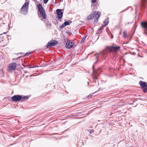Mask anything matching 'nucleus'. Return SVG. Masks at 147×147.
Returning a JSON list of instances; mask_svg holds the SVG:
<instances>
[{
	"label": "nucleus",
	"mask_w": 147,
	"mask_h": 147,
	"mask_svg": "<svg viewBox=\"0 0 147 147\" xmlns=\"http://www.w3.org/2000/svg\"><path fill=\"white\" fill-rule=\"evenodd\" d=\"M140 25L142 28L144 29V33L147 34L146 31L147 32V21L142 22L140 23Z\"/></svg>",
	"instance_id": "nucleus-5"
},
{
	"label": "nucleus",
	"mask_w": 147,
	"mask_h": 147,
	"mask_svg": "<svg viewBox=\"0 0 147 147\" xmlns=\"http://www.w3.org/2000/svg\"><path fill=\"white\" fill-rule=\"evenodd\" d=\"M49 0H44V3L45 4L47 3Z\"/></svg>",
	"instance_id": "nucleus-24"
},
{
	"label": "nucleus",
	"mask_w": 147,
	"mask_h": 147,
	"mask_svg": "<svg viewBox=\"0 0 147 147\" xmlns=\"http://www.w3.org/2000/svg\"><path fill=\"white\" fill-rule=\"evenodd\" d=\"M26 2L23 5L20 11V13L25 15H26L27 13L29 3V0H26Z\"/></svg>",
	"instance_id": "nucleus-2"
},
{
	"label": "nucleus",
	"mask_w": 147,
	"mask_h": 147,
	"mask_svg": "<svg viewBox=\"0 0 147 147\" xmlns=\"http://www.w3.org/2000/svg\"><path fill=\"white\" fill-rule=\"evenodd\" d=\"M58 43L57 41L55 40H52L50 42H49L47 44V47L49 48L52 46H54L57 45Z\"/></svg>",
	"instance_id": "nucleus-4"
},
{
	"label": "nucleus",
	"mask_w": 147,
	"mask_h": 147,
	"mask_svg": "<svg viewBox=\"0 0 147 147\" xmlns=\"http://www.w3.org/2000/svg\"><path fill=\"white\" fill-rule=\"evenodd\" d=\"M92 94H89L88 96V98H90L92 97Z\"/></svg>",
	"instance_id": "nucleus-25"
},
{
	"label": "nucleus",
	"mask_w": 147,
	"mask_h": 147,
	"mask_svg": "<svg viewBox=\"0 0 147 147\" xmlns=\"http://www.w3.org/2000/svg\"><path fill=\"white\" fill-rule=\"evenodd\" d=\"M139 84L142 87L144 88H143L144 92H146L147 91V83L142 81H140L139 82Z\"/></svg>",
	"instance_id": "nucleus-6"
},
{
	"label": "nucleus",
	"mask_w": 147,
	"mask_h": 147,
	"mask_svg": "<svg viewBox=\"0 0 147 147\" xmlns=\"http://www.w3.org/2000/svg\"><path fill=\"white\" fill-rule=\"evenodd\" d=\"M94 5V4L93 3H92L91 5V6H93V5Z\"/></svg>",
	"instance_id": "nucleus-30"
},
{
	"label": "nucleus",
	"mask_w": 147,
	"mask_h": 147,
	"mask_svg": "<svg viewBox=\"0 0 147 147\" xmlns=\"http://www.w3.org/2000/svg\"><path fill=\"white\" fill-rule=\"evenodd\" d=\"M108 18H107L104 21V26H106L108 24L109 21H108Z\"/></svg>",
	"instance_id": "nucleus-14"
},
{
	"label": "nucleus",
	"mask_w": 147,
	"mask_h": 147,
	"mask_svg": "<svg viewBox=\"0 0 147 147\" xmlns=\"http://www.w3.org/2000/svg\"><path fill=\"white\" fill-rule=\"evenodd\" d=\"M120 47L119 46H108L106 47L105 49L101 52L96 53L94 55L95 58L96 59V61L94 62L96 63L99 59H105L108 55V52H109L116 51L120 50Z\"/></svg>",
	"instance_id": "nucleus-1"
},
{
	"label": "nucleus",
	"mask_w": 147,
	"mask_h": 147,
	"mask_svg": "<svg viewBox=\"0 0 147 147\" xmlns=\"http://www.w3.org/2000/svg\"><path fill=\"white\" fill-rule=\"evenodd\" d=\"M86 37H87V36H84L82 38V39L81 41V42H81V43H83L84 42V41L85 40Z\"/></svg>",
	"instance_id": "nucleus-17"
},
{
	"label": "nucleus",
	"mask_w": 147,
	"mask_h": 147,
	"mask_svg": "<svg viewBox=\"0 0 147 147\" xmlns=\"http://www.w3.org/2000/svg\"><path fill=\"white\" fill-rule=\"evenodd\" d=\"M104 27V26L103 25L101 27H100L98 29L99 30H102L103 29V27Z\"/></svg>",
	"instance_id": "nucleus-21"
},
{
	"label": "nucleus",
	"mask_w": 147,
	"mask_h": 147,
	"mask_svg": "<svg viewBox=\"0 0 147 147\" xmlns=\"http://www.w3.org/2000/svg\"><path fill=\"white\" fill-rule=\"evenodd\" d=\"M92 1V2L93 3H95L96 2V0H91Z\"/></svg>",
	"instance_id": "nucleus-27"
},
{
	"label": "nucleus",
	"mask_w": 147,
	"mask_h": 147,
	"mask_svg": "<svg viewBox=\"0 0 147 147\" xmlns=\"http://www.w3.org/2000/svg\"><path fill=\"white\" fill-rule=\"evenodd\" d=\"M46 24L47 26L48 27L50 26L51 25V24L48 21H46Z\"/></svg>",
	"instance_id": "nucleus-18"
},
{
	"label": "nucleus",
	"mask_w": 147,
	"mask_h": 147,
	"mask_svg": "<svg viewBox=\"0 0 147 147\" xmlns=\"http://www.w3.org/2000/svg\"><path fill=\"white\" fill-rule=\"evenodd\" d=\"M22 96L20 95H14L12 97V100L13 101L18 102L21 100L22 99Z\"/></svg>",
	"instance_id": "nucleus-8"
},
{
	"label": "nucleus",
	"mask_w": 147,
	"mask_h": 147,
	"mask_svg": "<svg viewBox=\"0 0 147 147\" xmlns=\"http://www.w3.org/2000/svg\"><path fill=\"white\" fill-rule=\"evenodd\" d=\"M22 99H21V101H23L24 100H28V96H22Z\"/></svg>",
	"instance_id": "nucleus-15"
},
{
	"label": "nucleus",
	"mask_w": 147,
	"mask_h": 147,
	"mask_svg": "<svg viewBox=\"0 0 147 147\" xmlns=\"http://www.w3.org/2000/svg\"><path fill=\"white\" fill-rule=\"evenodd\" d=\"M94 78L96 80V79H98V78H97V76H95L94 77Z\"/></svg>",
	"instance_id": "nucleus-29"
},
{
	"label": "nucleus",
	"mask_w": 147,
	"mask_h": 147,
	"mask_svg": "<svg viewBox=\"0 0 147 147\" xmlns=\"http://www.w3.org/2000/svg\"><path fill=\"white\" fill-rule=\"evenodd\" d=\"M89 131L90 133L91 134L92 133H93L94 132V130L93 129H90L89 130Z\"/></svg>",
	"instance_id": "nucleus-22"
},
{
	"label": "nucleus",
	"mask_w": 147,
	"mask_h": 147,
	"mask_svg": "<svg viewBox=\"0 0 147 147\" xmlns=\"http://www.w3.org/2000/svg\"><path fill=\"white\" fill-rule=\"evenodd\" d=\"M146 0H142V9L143 7H145L146 5Z\"/></svg>",
	"instance_id": "nucleus-13"
},
{
	"label": "nucleus",
	"mask_w": 147,
	"mask_h": 147,
	"mask_svg": "<svg viewBox=\"0 0 147 147\" xmlns=\"http://www.w3.org/2000/svg\"><path fill=\"white\" fill-rule=\"evenodd\" d=\"M71 22V21L70 20H69L68 21L65 22L64 23L65 26L69 25Z\"/></svg>",
	"instance_id": "nucleus-16"
},
{
	"label": "nucleus",
	"mask_w": 147,
	"mask_h": 147,
	"mask_svg": "<svg viewBox=\"0 0 147 147\" xmlns=\"http://www.w3.org/2000/svg\"><path fill=\"white\" fill-rule=\"evenodd\" d=\"M37 6L38 10L42 18L44 19H46V15L45 12L42 5L40 4H38Z\"/></svg>",
	"instance_id": "nucleus-3"
},
{
	"label": "nucleus",
	"mask_w": 147,
	"mask_h": 147,
	"mask_svg": "<svg viewBox=\"0 0 147 147\" xmlns=\"http://www.w3.org/2000/svg\"><path fill=\"white\" fill-rule=\"evenodd\" d=\"M16 66L17 64L16 63H11L8 67L9 71L15 70Z\"/></svg>",
	"instance_id": "nucleus-7"
},
{
	"label": "nucleus",
	"mask_w": 147,
	"mask_h": 147,
	"mask_svg": "<svg viewBox=\"0 0 147 147\" xmlns=\"http://www.w3.org/2000/svg\"><path fill=\"white\" fill-rule=\"evenodd\" d=\"M31 52L27 53L25 54V55L26 56H28L29 55L31 54Z\"/></svg>",
	"instance_id": "nucleus-23"
},
{
	"label": "nucleus",
	"mask_w": 147,
	"mask_h": 147,
	"mask_svg": "<svg viewBox=\"0 0 147 147\" xmlns=\"http://www.w3.org/2000/svg\"><path fill=\"white\" fill-rule=\"evenodd\" d=\"M78 144H79V143H78ZM78 145H80L79 144H78Z\"/></svg>",
	"instance_id": "nucleus-32"
},
{
	"label": "nucleus",
	"mask_w": 147,
	"mask_h": 147,
	"mask_svg": "<svg viewBox=\"0 0 147 147\" xmlns=\"http://www.w3.org/2000/svg\"><path fill=\"white\" fill-rule=\"evenodd\" d=\"M123 37L124 38H126L127 37L126 33V31H125V30L123 32Z\"/></svg>",
	"instance_id": "nucleus-19"
},
{
	"label": "nucleus",
	"mask_w": 147,
	"mask_h": 147,
	"mask_svg": "<svg viewBox=\"0 0 147 147\" xmlns=\"http://www.w3.org/2000/svg\"><path fill=\"white\" fill-rule=\"evenodd\" d=\"M96 13V11H95L92 13L90 14L87 17V19L88 20L92 19L94 18Z\"/></svg>",
	"instance_id": "nucleus-11"
},
{
	"label": "nucleus",
	"mask_w": 147,
	"mask_h": 147,
	"mask_svg": "<svg viewBox=\"0 0 147 147\" xmlns=\"http://www.w3.org/2000/svg\"><path fill=\"white\" fill-rule=\"evenodd\" d=\"M66 26L64 24V23L62 24L61 26H60L59 28L60 29H62L64 28L65 26Z\"/></svg>",
	"instance_id": "nucleus-20"
},
{
	"label": "nucleus",
	"mask_w": 147,
	"mask_h": 147,
	"mask_svg": "<svg viewBox=\"0 0 147 147\" xmlns=\"http://www.w3.org/2000/svg\"><path fill=\"white\" fill-rule=\"evenodd\" d=\"M38 67L37 66H33L31 67H30V68H33L35 67Z\"/></svg>",
	"instance_id": "nucleus-28"
},
{
	"label": "nucleus",
	"mask_w": 147,
	"mask_h": 147,
	"mask_svg": "<svg viewBox=\"0 0 147 147\" xmlns=\"http://www.w3.org/2000/svg\"><path fill=\"white\" fill-rule=\"evenodd\" d=\"M3 59V56L0 54V60Z\"/></svg>",
	"instance_id": "nucleus-26"
},
{
	"label": "nucleus",
	"mask_w": 147,
	"mask_h": 147,
	"mask_svg": "<svg viewBox=\"0 0 147 147\" xmlns=\"http://www.w3.org/2000/svg\"><path fill=\"white\" fill-rule=\"evenodd\" d=\"M56 12L58 15L57 17L58 19H61L63 17V13L61 11V9H57L56 10Z\"/></svg>",
	"instance_id": "nucleus-10"
},
{
	"label": "nucleus",
	"mask_w": 147,
	"mask_h": 147,
	"mask_svg": "<svg viewBox=\"0 0 147 147\" xmlns=\"http://www.w3.org/2000/svg\"><path fill=\"white\" fill-rule=\"evenodd\" d=\"M73 45L74 44L71 41H68L66 44V47L68 49L72 48Z\"/></svg>",
	"instance_id": "nucleus-12"
},
{
	"label": "nucleus",
	"mask_w": 147,
	"mask_h": 147,
	"mask_svg": "<svg viewBox=\"0 0 147 147\" xmlns=\"http://www.w3.org/2000/svg\"><path fill=\"white\" fill-rule=\"evenodd\" d=\"M101 15V13L100 11H98L97 12L95 16V20L94 22V24H96L98 22V18H100Z\"/></svg>",
	"instance_id": "nucleus-9"
},
{
	"label": "nucleus",
	"mask_w": 147,
	"mask_h": 147,
	"mask_svg": "<svg viewBox=\"0 0 147 147\" xmlns=\"http://www.w3.org/2000/svg\"><path fill=\"white\" fill-rule=\"evenodd\" d=\"M113 38V36L111 37V39H112V38Z\"/></svg>",
	"instance_id": "nucleus-31"
}]
</instances>
